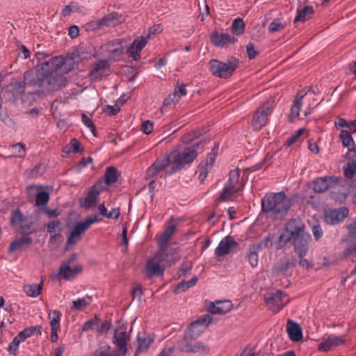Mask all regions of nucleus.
I'll use <instances>...</instances> for the list:
<instances>
[{
	"label": "nucleus",
	"mask_w": 356,
	"mask_h": 356,
	"mask_svg": "<svg viewBox=\"0 0 356 356\" xmlns=\"http://www.w3.org/2000/svg\"><path fill=\"white\" fill-rule=\"evenodd\" d=\"M64 64L63 57L56 56L35 67L37 73L29 80L28 84L39 88L38 94H49L65 86L67 82L63 75L56 74V71Z\"/></svg>",
	"instance_id": "f257e3e1"
},
{
	"label": "nucleus",
	"mask_w": 356,
	"mask_h": 356,
	"mask_svg": "<svg viewBox=\"0 0 356 356\" xmlns=\"http://www.w3.org/2000/svg\"><path fill=\"white\" fill-rule=\"evenodd\" d=\"M291 206V200L283 191L267 193L261 201L262 211L268 218L273 220L284 218Z\"/></svg>",
	"instance_id": "f03ea898"
},
{
	"label": "nucleus",
	"mask_w": 356,
	"mask_h": 356,
	"mask_svg": "<svg viewBox=\"0 0 356 356\" xmlns=\"http://www.w3.org/2000/svg\"><path fill=\"white\" fill-rule=\"evenodd\" d=\"M309 236L305 232L304 222L299 218H291L285 225L279 236V245L280 248L286 245L291 241H299Z\"/></svg>",
	"instance_id": "7ed1b4c3"
},
{
	"label": "nucleus",
	"mask_w": 356,
	"mask_h": 356,
	"mask_svg": "<svg viewBox=\"0 0 356 356\" xmlns=\"http://www.w3.org/2000/svg\"><path fill=\"white\" fill-rule=\"evenodd\" d=\"M202 141H194L189 147L184 148L182 151H175L172 153L171 159L174 165L172 170L166 172L165 177L170 176L177 172L178 170L181 169L185 165L191 163L197 157V149Z\"/></svg>",
	"instance_id": "20e7f679"
},
{
	"label": "nucleus",
	"mask_w": 356,
	"mask_h": 356,
	"mask_svg": "<svg viewBox=\"0 0 356 356\" xmlns=\"http://www.w3.org/2000/svg\"><path fill=\"white\" fill-rule=\"evenodd\" d=\"M130 339L129 335L123 329H116L114 332L113 343L118 348L117 350L110 351L109 346H104L97 348L93 356H124L127 352V343Z\"/></svg>",
	"instance_id": "39448f33"
},
{
	"label": "nucleus",
	"mask_w": 356,
	"mask_h": 356,
	"mask_svg": "<svg viewBox=\"0 0 356 356\" xmlns=\"http://www.w3.org/2000/svg\"><path fill=\"white\" fill-rule=\"evenodd\" d=\"M162 30L163 28L161 24H156L149 27L148 33L146 35H140L136 38L127 49L129 57L134 60H139L140 58V52L146 46L148 40L150 39L152 35L161 33Z\"/></svg>",
	"instance_id": "423d86ee"
},
{
	"label": "nucleus",
	"mask_w": 356,
	"mask_h": 356,
	"mask_svg": "<svg viewBox=\"0 0 356 356\" xmlns=\"http://www.w3.org/2000/svg\"><path fill=\"white\" fill-rule=\"evenodd\" d=\"M97 214L88 216L84 221L77 222L74 226L65 245V249H69L76 245L88 229L94 223L99 221Z\"/></svg>",
	"instance_id": "0eeeda50"
},
{
	"label": "nucleus",
	"mask_w": 356,
	"mask_h": 356,
	"mask_svg": "<svg viewBox=\"0 0 356 356\" xmlns=\"http://www.w3.org/2000/svg\"><path fill=\"white\" fill-rule=\"evenodd\" d=\"M238 60L232 57L226 63L217 59H212L209 63V70L211 74L219 78H227L237 68Z\"/></svg>",
	"instance_id": "6e6552de"
},
{
	"label": "nucleus",
	"mask_w": 356,
	"mask_h": 356,
	"mask_svg": "<svg viewBox=\"0 0 356 356\" xmlns=\"http://www.w3.org/2000/svg\"><path fill=\"white\" fill-rule=\"evenodd\" d=\"M168 254L165 248H160L159 250L146 264V276L153 277L154 276H163L165 267L163 262L166 260Z\"/></svg>",
	"instance_id": "1a4fd4ad"
},
{
	"label": "nucleus",
	"mask_w": 356,
	"mask_h": 356,
	"mask_svg": "<svg viewBox=\"0 0 356 356\" xmlns=\"http://www.w3.org/2000/svg\"><path fill=\"white\" fill-rule=\"evenodd\" d=\"M240 170L238 168L232 170L229 172L227 183L224 186L219 199L222 202H228L232 200V195L239 192L242 188L239 186Z\"/></svg>",
	"instance_id": "9d476101"
},
{
	"label": "nucleus",
	"mask_w": 356,
	"mask_h": 356,
	"mask_svg": "<svg viewBox=\"0 0 356 356\" xmlns=\"http://www.w3.org/2000/svg\"><path fill=\"white\" fill-rule=\"evenodd\" d=\"M211 321V318L209 315H205L191 323L185 330L184 341L198 337L209 325Z\"/></svg>",
	"instance_id": "9b49d317"
},
{
	"label": "nucleus",
	"mask_w": 356,
	"mask_h": 356,
	"mask_svg": "<svg viewBox=\"0 0 356 356\" xmlns=\"http://www.w3.org/2000/svg\"><path fill=\"white\" fill-rule=\"evenodd\" d=\"M264 300L268 309L274 312L280 311L289 302L287 295L280 291L266 293Z\"/></svg>",
	"instance_id": "f8f14e48"
},
{
	"label": "nucleus",
	"mask_w": 356,
	"mask_h": 356,
	"mask_svg": "<svg viewBox=\"0 0 356 356\" xmlns=\"http://www.w3.org/2000/svg\"><path fill=\"white\" fill-rule=\"evenodd\" d=\"M121 21V15L118 13H111L104 17L94 19L88 24V29L91 30H99L104 26H115Z\"/></svg>",
	"instance_id": "ddd939ff"
},
{
	"label": "nucleus",
	"mask_w": 356,
	"mask_h": 356,
	"mask_svg": "<svg viewBox=\"0 0 356 356\" xmlns=\"http://www.w3.org/2000/svg\"><path fill=\"white\" fill-rule=\"evenodd\" d=\"M271 112L272 108L267 102L264 103L258 108L252 122L254 131H259L266 124L267 118Z\"/></svg>",
	"instance_id": "4468645a"
},
{
	"label": "nucleus",
	"mask_w": 356,
	"mask_h": 356,
	"mask_svg": "<svg viewBox=\"0 0 356 356\" xmlns=\"http://www.w3.org/2000/svg\"><path fill=\"white\" fill-rule=\"evenodd\" d=\"M171 157L170 155H163L157 158L155 161L147 169L145 179H150L156 177L159 172L165 170L170 165Z\"/></svg>",
	"instance_id": "2eb2a0df"
},
{
	"label": "nucleus",
	"mask_w": 356,
	"mask_h": 356,
	"mask_svg": "<svg viewBox=\"0 0 356 356\" xmlns=\"http://www.w3.org/2000/svg\"><path fill=\"white\" fill-rule=\"evenodd\" d=\"M346 342V335L337 336L335 334H330L325 340L318 344V350L321 352L327 353L337 347L344 345Z\"/></svg>",
	"instance_id": "dca6fc26"
},
{
	"label": "nucleus",
	"mask_w": 356,
	"mask_h": 356,
	"mask_svg": "<svg viewBox=\"0 0 356 356\" xmlns=\"http://www.w3.org/2000/svg\"><path fill=\"white\" fill-rule=\"evenodd\" d=\"M106 189L102 183L97 182L87 190L86 196L81 202V206L84 208L91 207L96 202L100 193Z\"/></svg>",
	"instance_id": "f3484780"
},
{
	"label": "nucleus",
	"mask_w": 356,
	"mask_h": 356,
	"mask_svg": "<svg viewBox=\"0 0 356 356\" xmlns=\"http://www.w3.org/2000/svg\"><path fill=\"white\" fill-rule=\"evenodd\" d=\"M348 228L350 239L348 246L344 251V255L351 261L356 262V220L349 225Z\"/></svg>",
	"instance_id": "a211bd4d"
},
{
	"label": "nucleus",
	"mask_w": 356,
	"mask_h": 356,
	"mask_svg": "<svg viewBox=\"0 0 356 356\" xmlns=\"http://www.w3.org/2000/svg\"><path fill=\"white\" fill-rule=\"evenodd\" d=\"M238 245L237 242L230 236L224 237L215 250V255L218 257L228 254L231 249Z\"/></svg>",
	"instance_id": "6ab92c4d"
},
{
	"label": "nucleus",
	"mask_w": 356,
	"mask_h": 356,
	"mask_svg": "<svg viewBox=\"0 0 356 356\" xmlns=\"http://www.w3.org/2000/svg\"><path fill=\"white\" fill-rule=\"evenodd\" d=\"M26 82L24 83L21 81H15L10 83L6 89V92L10 95V97H13L14 100H17L20 98L24 92L25 88V84L28 86H31L28 84L29 80L32 79H29L28 76L25 77Z\"/></svg>",
	"instance_id": "aec40b11"
},
{
	"label": "nucleus",
	"mask_w": 356,
	"mask_h": 356,
	"mask_svg": "<svg viewBox=\"0 0 356 356\" xmlns=\"http://www.w3.org/2000/svg\"><path fill=\"white\" fill-rule=\"evenodd\" d=\"M348 215V210L342 207L326 212L325 220L327 224L335 225L342 221Z\"/></svg>",
	"instance_id": "412c9836"
},
{
	"label": "nucleus",
	"mask_w": 356,
	"mask_h": 356,
	"mask_svg": "<svg viewBox=\"0 0 356 356\" xmlns=\"http://www.w3.org/2000/svg\"><path fill=\"white\" fill-rule=\"evenodd\" d=\"M211 40L215 46L222 47L234 44L237 39L226 33L213 32L211 35Z\"/></svg>",
	"instance_id": "4be33fe9"
},
{
	"label": "nucleus",
	"mask_w": 356,
	"mask_h": 356,
	"mask_svg": "<svg viewBox=\"0 0 356 356\" xmlns=\"http://www.w3.org/2000/svg\"><path fill=\"white\" fill-rule=\"evenodd\" d=\"M108 60H100L97 62L90 70L89 76L91 80L101 79L104 72L109 68Z\"/></svg>",
	"instance_id": "5701e85b"
},
{
	"label": "nucleus",
	"mask_w": 356,
	"mask_h": 356,
	"mask_svg": "<svg viewBox=\"0 0 356 356\" xmlns=\"http://www.w3.org/2000/svg\"><path fill=\"white\" fill-rule=\"evenodd\" d=\"M286 332L289 339L293 341H299L302 339L300 325L292 320H288L286 323Z\"/></svg>",
	"instance_id": "b1692460"
},
{
	"label": "nucleus",
	"mask_w": 356,
	"mask_h": 356,
	"mask_svg": "<svg viewBox=\"0 0 356 356\" xmlns=\"http://www.w3.org/2000/svg\"><path fill=\"white\" fill-rule=\"evenodd\" d=\"M186 343L179 346L178 349L181 352L188 353H204L207 352L208 349L204 344L200 341H197L193 344L188 342V341H184Z\"/></svg>",
	"instance_id": "393cba45"
},
{
	"label": "nucleus",
	"mask_w": 356,
	"mask_h": 356,
	"mask_svg": "<svg viewBox=\"0 0 356 356\" xmlns=\"http://www.w3.org/2000/svg\"><path fill=\"white\" fill-rule=\"evenodd\" d=\"M138 348L136 353H140L144 350H147L151 343L154 341V334L153 333H142L138 334Z\"/></svg>",
	"instance_id": "a878e982"
},
{
	"label": "nucleus",
	"mask_w": 356,
	"mask_h": 356,
	"mask_svg": "<svg viewBox=\"0 0 356 356\" xmlns=\"http://www.w3.org/2000/svg\"><path fill=\"white\" fill-rule=\"evenodd\" d=\"M47 228L50 234V241L57 242L63 231L61 223L58 220H53L47 225Z\"/></svg>",
	"instance_id": "bb28decb"
},
{
	"label": "nucleus",
	"mask_w": 356,
	"mask_h": 356,
	"mask_svg": "<svg viewBox=\"0 0 356 356\" xmlns=\"http://www.w3.org/2000/svg\"><path fill=\"white\" fill-rule=\"evenodd\" d=\"M307 92L300 91L297 93L293 105L291 108L290 118L293 120L300 115V112L302 106V99L306 95Z\"/></svg>",
	"instance_id": "cd10ccee"
},
{
	"label": "nucleus",
	"mask_w": 356,
	"mask_h": 356,
	"mask_svg": "<svg viewBox=\"0 0 356 356\" xmlns=\"http://www.w3.org/2000/svg\"><path fill=\"white\" fill-rule=\"evenodd\" d=\"M232 307V303L229 300L217 301L210 307V312L213 314H225Z\"/></svg>",
	"instance_id": "c85d7f7f"
},
{
	"label": "nucleus",
	"mask_w": 356,
	"mask_h": 356,
	"mask_svg": "<svg viewBox=\"0 0 356 356\" xmlns=\"http://www.w3.org/2000/svg\"><path fill=\"white\" fill-rule=\"evenodd\" d=\"M93 301V296L91 295H86L81 298H78L73 300L72 302L71 309L73 310L81 311L90 305Z\"/></svg>",
	"instance_id": "c756f323"
},
{
	"label": "nucleus",
	"mask_w": 356,
	"mask_h": 356,
	"mask_svg": "<svg viewBox=\"0 0 356 356\" xmlns=\"http://www.w3.org/2000/svg\"><path fill=\"white\" fill-rule=\"evenodd\" d=\"M214 163V159L210 156L205 162L204 164L200 165L198 167V179L201 182H203L209 172L211 170Z\"/></svg>",
	"instance_id": "7c9ffc66"
},
{
	"label": "nucleus",
	"mask_w": 356,
	"mask_h": 356,
	"mask_svg": "<svg viewBox=\"0 0 356 356\" xmlns=\"http://www.w3.org/2000/svg\"><path fill=\"white\" fill-rule=\"evenodd\" d=\"M332 177H319L314 181L313 189L316 193H323L329 188Z\"/></svg>",
	"instance_id": "2f4dec72"
},
{
	"label": "nucleus",
	"mask_w": 356,
	"mask_h": 356,
	"mask_svg": "<svg viewBox=\"0 0 356 356\" xmlns=\"http://www.w3.org/2000/svg\"><path fill=\"white\" fill-rule=\"evenodd\" d=\"M43 282L39 284H31L24 286V293L29 297L36 298L40 293L42 288Z\"/></svg>",
	"instance_id": "473e14b6"
},
{
	"label": "nucleus",
	"mask_w": 356,
	"mask_h": 356,
	"mask_svg": "<svg viewBox=\"0 0 356 356\" xmlns=\"http://www.w3.org/2000/svg\"><path fill=\"white\" fill-rule=\"evenodd\" d=\"M314 13L312 6H305L301 9L297 10V15L295 17L294 22H304L310 18Z\"/></svg>",
	"instance_id": "72a5a7b5"
},
{
	"label": "nucleus",
	"mask_w": 356,
	"mask_h": 356,
	"mask_svg": "<svg viewBox=\"0 0 356 356\" xmlns=\"http://www.w3.org/2000/svg\"><path fill=\"white\" fill-rule=\"evenodd\" d=\"M175 228L176 226L175 225H170L165 229L158 240V244L160 248H164L163 247L167 244L170 238L173 234Z\"/></svg>",
	"instance_id": "f704fd0d"
},
{
	"label": "nucleus",
	"mask_w": 356,
	"mask_h": 356,
	"mask_svg": "<svg viewBox=\"0 0 356 356\" xmlns=\"http://www.w3.org/2000/svg\"><path fill=\"white\" fill-rule=\"evenodd\" d=\"M49 200L48 192L42 191L38 192L35 195V206L39 207V211H42L47 207Z\"/></svg>",
	"instance_id": "c9c22d12"
},
{
	"label": "nucleus",
	"mask_w": 356,
	"mask_h": 356,
	"mask_svg": "<svg viewBox=\"0 0 356 356\" xmlns=\"http://www.w3.org/2000/svg\"><path fill=\"white\" fill-rule=\"evenodd\" d=\"M104 179L106 185H111L117 182L118 179L117 169L113 166L108 167L105 172Z\"/></svg>",
	"instance_id": "e433bc0d"
},
{
	"label": "nucleus",
	"mask_w": 356,
	"mask_h": 356,
	"mask_svg": "<svg viewBox=\"0 0 356 356\" xmlns=\"http://www.w3.org/2000/svg\"><path fill=\"white\" fill-rule=\"evenodd\" d=\"M36 330L41 334L42 327L40 325H36L26 328L22 330L16 337L21 342H23L27 338L31 337Z\"/></svg>",
	"instance_id": "4c0bfd02"
},
{
	"label": "nucleus",
	"mask_w": 356,
	"mask_h": 356,
	"mask_svg": "<svg viewBox=\"0 0 356 356\" xmlns=\"http://www.w3.org/2000/svg\"><path fill=\"white\" fill-rule=\"evenodd\" d=\"M32 243L30 237H22L17 240H15L10 243L9 247L10 252H15L20 250L24 245H29Z\"/></svg>",
	"instance_id": "58836bf2"
},
{
	"label": "nucleus",
	"mask_w": 356,
	"mask_h": 356,
	"mask_svg": "<svg viewBox=\"0 0 356 356\" xmlns=\"http://www.w3.org/2000/svg\"><path fill=\"white\" fill-rule=\"evenodd\" d=\"M58 276L67 280H70L74 277V272L72 268L70 266L69 263L63 264L60 266Z\"/></svg>",
	"instance_id": "ea45409f"
},
{
	"label": "nucleus",
	"mask_w": 356,
	"mask_h": 356,
	"mask_svg": "<svg viewBox=\"0 0 356 356\" xmlns=\"http://www.w3.org/2000/svg\"><path fill=\"white\" fill-rule=\"evenodd\" d=\"M123 49L120 45L118 40H114V46L113 50H109V54H104V57L108 59H115L117 57L122 55Z\"/></svg>",
	"instance_id": "a19ab883"
},
{
	"label": "nucleus",
	"mask_w": 356,
	"mask_h": 356,
	"mask_svg": "<svg viewBox=\"0 0 356 356\" xmlns=\"http://www.w3.org/2000/svg\"><path fill=\"white\" fill-rule=\"evenodd\" d=\"M298 241L299 243L294 247L295 252L299 258L305 257L308 251L307 242L305 238Z\"/></svg>",
	"instance_id": "79ce46f5"
},
{
	"label": "nucleus",
	"mask_w": 356,
	"mask_h": 356,
	"mask_svg": "<svg viewBox=\"0 0 356 356\" xmlns=\"http://www.w3.org/2000/svg\"><path fill=\"white\" fill-rule=\"evenodd\" d=\"M51 328H60L61 313L58 310H52L49 312Z\"/></svg>",
	"instance_id": "37998d69"
},
{
	"label": "nucleus",
	"mask_w": 356,
	"mask_h": 356,
	"mask_svg": "<svg viewBox=\"0 0 356 356\" xmlns=\"http://www.w3.org/2000/svg\"><path fill=\"white\" fill-rule=\"evenodd\" d=\"M232 31L236 35H241L244 33L245 23L242 18L238 17L234 19L232 24Z\"/></svg>",
	"instance_id": "c03bdc74"
},
{
	"label": "nucleus",
	"mask_w": 356,
	"mask_h": 356,
	"mask_svg": "<svg viewBox=\"0 0 356 356\" xmlns=\"http://www.w3.org/2000/svg\"><path fill=\"white\" fill-rule=\"evenodd\" d=\"M339 139L344 147H349L354 145L353 138L348 130H341Z\"/></svg>",
	"instance_id": "a18cd8bd"
},
{
	"label": "nucleus",
	"mask_w": 356,
	"mask_h": 356,
	"mask_svg": "<svg viewBox=\"0 0 356 356\" xmlns=\"http://www.w3.org/2000/svg\"><path fill=\"white\" fill-rule=\"evenodd\" d=\"M12 154L15 157H24L26 155V145L18 143L11 146Z\"/></svg>",
	"instance_id": "49530a36"
},
{
	"label": "nucleus",
	"mask_w": 356,
	"mask_h": 356,
	"mask_svg": "<svg viewBox=\"0 0 356 356\" xmlns=\"http://www.w3.org/2000/svg\"><path fill=\"white\" fill-rule=\"evenodd\" d=\"M284 25L280 19H273L268 25V31L270 33H275L284 29Z\"/></svg>",
	"instance_id": "de8ad7c7"
},
{
	"label": "nucleus",
	"mask_w": 356,
	"mask_h": 356,
	"mask_svg": "<svg viewBox=\"0 0 356 356\" xmlns=\"http://www.w3.org/2000/svg\"><path fill=\"white\" fill-rule=\"evenodd\" d=\"M22 342L19 341L17 337H15L13 340L9 343L8 347L7 348L8 352L13 355H16L19 353V346Z\"/></svg>",
	"instance_id": "09e8293b"
},
{
	"label": "nucleus",
	"mask_w": 356,
	"mask_h": 356,
	"mask_svg": "<svg viewBox=\"0 0 356 356\" xmlns=\"http://www.w3.org/2000/svg\"><path fill=\"white\" fill-rule=\"evenodd\" d=\"M248 259L252 267L254 268L257 266L259 261V255L257 250V248H253L252 250H250L248 255Z\"/></svg>",
	"instance_id": "8fccbe9b"
},
{
	"label": "nucleus",
	"mask_w": 356,
	"mask_h": 356,
	"mask_svg": "<svg viewBox=\"0 0 356 356\" xmlns=\"http://www.w3.org/2000/svg\"><path fill=\"white\" fill-rule=\"evenodd\" d=\"M356 174V161H352L344 169V175L348 178H352Z\"/></svg>",
	"instance_id": "3c124183"
},
{
	"label": "nucleus",
	"mask_w": 356,
	"mask_h": 356,
	"mask_svg": "<svg viewBox=\"0 0 356 356\" xmlns=\"http://www.w3.org/2000/svg\"><path fill=\"white\" fill-rule=\"evenodd\" d=\"M120 110V106L115 102V105H106L103 108V111L109 115H115Z\"/></svg>",
	"instance_id": "603ef678"
},
{
	"label": "nucleus",
	"mask_w": 356,
	"mask_h": 356,
	"mask_svg": "<svg viewBox=\"0 0 356 356\" xmlns=\"http://www.w3.org/2000/svg\"><path fill=\"white\" fill-rule=\"evenodd\" d=\"M25 220V218L24 217L22 212L17 209L12 212L11 213V218H10V222L12 224H17L18 222H22Z\"/></svg>",
	"instance_id": "864d4df0"
},
{
	"label": "nucleus",
	"mask_w": 356,
	"mask_h": 356,
	"mask_svg": "<svg viewBox=\"0 0 356 356\" xmlns=\"http://www.w3.org/2000/svg\"><path fill=\"white\" fill-rule=\"evenodd\" d=\"M305 132V129H299L297 132L292 136L289 137L286 143H285V145L286 147H290L291 145H293V143H295L298 138Z\"/></svg>",
	"instance_id": "5fc2aeb1"
},
{
	"label": "nucleus",
	"mask_w": 356,
	"mask_h": 356,
	"mask_svg": "<svg viewBox=\"0 0 356 356\" xmlns=\"http://www.w3.org/2000/svg\"><path fill=\"white\" fill-rule=\"evenodd\" d=\"M69 150L67 151V152H69L70 151H72L74 153H77L81 151V147L79 142L76 139L73 138L71 140L69 147L67 146L65 149H68Z\"/></svg>",
	"instance_id": "6e6d98bb"
},
{
	"label": "nucleus",
	"mask_w": 356,
	"mask_h": 356,
	"mask_svg": "<svg viewBox=\"0 0 356 356\" xmlns=\"http://www.w3.org/2000/svg\"><path fill=\"white\" fill-rule=\"evenodd\" d=\"M82 122L91 131V132L95 134V128L94 124L91 119L87 116L86 114L83 113L81 115Z\"/></svg>",
	"instance_id": "4d7b16f0"
},
{
	"label": "nucleus",
	"mask_w": 356,
	"mask_h": 356,
	"mask_svg": "<svg viewBox=\"0 0 356 356\" xmlns=\"http://www.w3.org/2000/svg\"><path fill=\"white\" fill-rule=\"evenodd\" d=\"M113 46H114V40L105 42L101 46L99 54L103 56H104V54H109V50H113Z\"/></svg>",
	"instance_id": "13d9d810"
},
{
	"label": "nucleus",
	"mask_w": 356,
	"mask_h": 356,
	"mask_svg": "<svg viewBox=\"0 0 356 356\" xmlns=\"http://www.w3.org/2000/svg\"><path fill=\"white\" fill-rule=\"evenodd\" d=\"M246 51L249 59L254 58L258 54V51L255 49L254 45L252 43H248L246 45Z\"/></svg>",
	"instance_id": "bf43d9fd"
},
{
	"label": "nucleus",
	"mask_w": 356,
	"mask_h": 356,
	"mask_svg": "<svg viewBox=\"0 0 356 356\" xmlns=\"http://www.w3.org/2000/svg\"><path fill=\"white\" fill-rule=\"evenodd\" d=\"M142 131L145 134H149L153 131V123L149 120H145L142 123Z\"/></svg>",
	"instance_id": "052dcab7"
},
{
	"label": "nucleus",
	"mask_w": 356,
	"mask_h": 356,
	"mask_svg": "<svg viewBox=\"0 0 356 356\" xmlns=\"http://www.w3.org/2000/svg\"><path fill=\"white\" fill-rule=\"evenodd\" d=\"M174 95H177V99L179 100L181 96L186 95V88L184 84L178 85L173 92Z\"/></svg>",
	"instance_id": "680f3d73"
},
{
	"label": "nucleus",
	"mask_w": 356,
	"mask_h": 356,
	"mask_svg": "<svg viewBox=\"0 0 356 356\" xmlns=\"http://www.w3.org/2000/svg\"><path fill=\"white\" fill-rule=\"evenodd\" d=\"M97 325L98 323L95 320H89L83 324L82 330L86 332L90 330H95Z\"/></svg>",
	"instance_id": "e2e57ef3"
},
{
	"label": "nucleus",
	"mask_w": 356,
	"mask_h": 356,
	"mask_svg": "<svg viewBox=\"0 0 356 356\" xmlns=\"http://www.w3.org/2000/svg\"><path fill=\"white\" fill-rule=\"evenodd\" d=\"M334 126L337 129L340 131L343 130V128H348V122L342 118H339L334 122Z\"/></svg>",
	"instance_id": "0e129e2a"
},
{
	"label": "nucleus",
	"mask_w": 356,
	"mask_h": 356,
	"mask_svg": "<svg viewBox=\"0 0 356 356\" xmlns=\"http://www.w3.org/2000/svg\"><path fill=\"white\" fill-rule=\"evenodd\" d=\"M76 10V7L75 5H67L63 8L61 10L62 16H67L70 15V13Z\"/></svg>",
	"instance_id": "69168bd1"
},
{
	"label": "nucleus",
	"mask_w": 356,
	"mask_h": 356,
	"mask_svg": "<svg viewBox=\"0 0 356 356\" xmlns=\"http://www.w3.org/2000/svg\"><path fill=\"white\" fill-rule=\"evenodd\" d=\"M312 233L316 241L323 236V231L320 225H314L312 228Z\"/></svg>",
	"instance_id": "338daca9"
},
{
	"label": "nucleus",
	"mask_w": 356,
	"mask_h": 356,
	"mask_svg": "<svg viewBox=\"0 0 356 356\" xmlns=\"http://www.w3.org/2000/svg\"><path fill=\"white\" fill-rule=\"evenodd\" d=\"M79 34V29L76 25H72L69 28L68 35L72 39L76 38Z\"/></svg>",
	"instance_id": "774afa93"
}]
</instances>
